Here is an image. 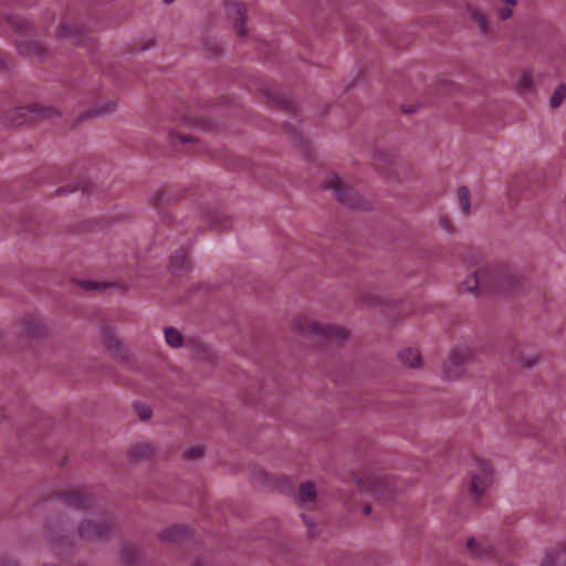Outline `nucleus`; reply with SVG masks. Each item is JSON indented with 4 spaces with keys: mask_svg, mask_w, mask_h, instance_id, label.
Here are the masks:
<instances>
[{
    "mask_svg": "<svg viewBox=\"0 0 566 566\" xmlns=\"http://www.w3.org/2000/svg\"><path fill=\"white\" fill-rule=\"evenodd\" d=\"M178 138H179L180 143H182V144L191 140V138L188 136H178Z\"/></svg>",
    "mask_w": 566,
    "mask_h": 566,
    "instance_id": "35",
    "label": "nucleus"
},
{
    "mask_svg": "<svg viewBox=\"0 0 566 566\" xmlns=\"http://www.w3.org/2000/svg\"><path fill=\"white\" fill-rule=\"evenodd\" d=\"M360 301L366 303L367 305H374V304H377L379 302L378 297H371V298H368L364 295L360 296Z\"/></svg>",
    "mask_w": 566,
    "mask_h": 566,
    "instance_id": "30",
    "label": "nucleus"
},
{
    "mask_svg": "<svg viewBox=\"0 0 566 566\" xmlns=\"http://www.w3.org/2000/svg\"><path fill=\"white\" fill-rule=\"evenodd\" d=\"M116 108V103L113 101L106 102L103 106L98 107L94 114H106L111 113Z\"/></svg>",
    "mask_w": 566,
    "mask_h": 566,
    "instance_id": "27",
    "label": "nucleus"
},
{
    "mask_svg": "<svg viewBox=\"0 0 566 566\" xmlns=\"http://www.w3.org/2000/svg\"><path fill=\"white\" fill-rule=\"evenodd\" d=\"M56 36L60 40H67L72 43H77L80 41V29L75 24L62 22L56 30Z\"/></svg>",
    "mask_w": 566,
    "mask_h": 566,
    "instance_id": "12",
    "label": "nucleus"
},
{
    "mask_svg": "<svg viewBox=\"0 0 566 566\" xmlns=\"http://www.w3.org/2000/svg\"><path fill=\"white\" fill-rule=\"evenodd\" d=\"M355 483L361 488L363 491L380 499L389 497L396 488L395 481L382 474L356 476Z\"/></svg>",
    "mask_w": 566,
    "mask_h": 566,
    "instance_id": "3",
    "label": "nucleus"
},
{
    "mask_svg": "<svg viewBox=\"0 0 566 566\" xmlns=\"http://www.w3.org/2000/svg\"><path fill=\"white\" fill-rule=\"evenodd\" d=\"M19 333L27 337L39 338L49 333L46 321L38 314H28L23 316L19 323Z\"/></svg>",
    "mask_w": 566,
    "mask_h": 566,
    "instance_id": "7",
    "label": "nucleus"
},
{
    "mask_svg": "<svg viewBox=\"0 0 566 566\" xmlns=\"http://www.w3.org/2000/svg\"><path fill=\"white\" fill-rule=\"evenodd\" d=\"M302 517H303V520H304V523H305V524L307 525V527H308V534H310L311 536H313V535H314V533H313L314 524H313L311 521H308V520L306 518V516H305V515H303Z\"/></svg>",
    "mask_w": 566,
    "mask_h": 566,
    "instance_id": "31",
    "label": "nucleus"
},
{
    "mask_svg": "<svg viewBox=\"0 0 566 566\" xmlns=\"http://www.w3.org/2000/svg\"><path fill=\"white\" fill-rule=\"evenodd\" d=\"M153 449L147 442H138L130 447L128 454L133 461H140L149 457Z\"/></svg>",
    "mask_w": 566,
    "mask_h": 566,
    "instance_id": "16",
    "label": "nucleus"
},
{
    "mask_svg": "<svg viewBox=\"0 0 566 566\" xmlns=\"http://www.w3.org/2000/svg\"><path fill=\"white\" fill-rule=\"evenodd\" d=\"M226 11L228 18L233 22L234 28L240 36H245L248 30L244 27L247 20L245 8L235 0H227Z\"/></svg>",
    "mask_w": 566,
    "mask_h": 566,
    "instance_id": "9",
    "label": "nucleus"
},
{
    "mask_svg": "<svg viewBox=\"0 0 566 566\" xmlns=\"http://www.w3.org/2000/svg\"><path fill=\"white\" fill-rule=\"evenodd\" d=\"M135 410H136V413L138 415L139 419L143 421H147L151 418L150 408L144 403L135 405Z\"/></svg>",
    "mask_w": 566,
    "mask_h": 566,
    "instance_id": "26",
    "label": "nucleus"
},
{
    "mask_svg": "<svg viewBox=\"0 0 566 566\" xmlns=\"http://www.w3.org/2000/svg\"><path fill=\"white\" fill-rule=\"evenodd\" d=\"M293 329L303 335H312L318 338L342 342L347 338L345 328L322 323L310 316H298L293 322Z\"/></svg>",
    "mask_w": 566,
    "mask_h": 566,
    "instance_id": "2",
    "label": "nucleus"
},
{
    "mask_svg": "<svg viewBox=\"0 0 566 566\" xmlns=\"http://www.w3.org/2000/svg\"><path fill=\"white\" fill-rule=\"evenodd\" d=\"M534 88V82L533 76L530 72H522L517 78V82L515 84V90L518 94L525 95L533 91Z\"/></svg>",
    "mask_w": 566,
    "mask_h": 566,
    "instance_id": "18",
    "label": "nucleus"
},
{
    "mask_svg": "<svg viewBox=\"0 0 566 566\" xmlns=\"http://www.w3.org/2000/svg\"><path fill=\"white\" fill-rule=\"evenodd\" d=\"M467 547L472 555L476 557H489L493 551V547L485 541H476L475 538H469Z\"/></svg>",
    "mask_w": 566,
    "mask_h": 566,
    "instance_id": "14",
    "label": "nucleus"
},
{
    "mask_svg": "<svg viewBox=\"0 0 566 566\" xmlns=\"http://www.w3.org/2000/svg\"><path fill=\"white\" fill-rule=\"evenodd\" d=\"M467 11L470 18L478 24L482 34L490 32V22L486 14L476 6H468Z\"/></svg>",
    "mask_w": 566,
    "mask_h": 566,
    "instance_id": "11",
    "label": "nucleus"
},
{
    "mask_svg": "<svg viewBox=\"0 0 566 566\" xmlns=\"http://www.w3.org/2000/svg\"><path fill=\"white\" fill-rule=\"evenodd\" d=\"M113 530L112 524L106 521L85 518L80 523L77 534L85 541H99L113 534Z\"/></svg>",
    "mask_w": 566,
    "mask_h": 566,
    "instance_id": "6",
    "label": "nucleus"
},
{
    "mask_svg": "<svg viewBox=\"0 0 566 566\" xmlns=\"http://www.w3.org/2000/svg\"><path fill=\"white\" fill-rule=\"evenodd\" d=\"M127 551H128V547H123V548H122V556H123V558H125L126 560H130V557H129V555L127 554Z\"/></svg>",
    "mask_w": 566,
    "mask_h": 566,
    "instance_id": "32",
    "label": "nucleus"
},
{
    "mask_svg": "<svg viewBox=\"0 0 566 566\" xmlns=\"http://www.w3.org/2000/svg\"><path fill=\"white\" fill-rule=\"evenodd\" d=\"M465 262L471 269L459 285L461 293L480 296L488 292L505 290L516 281L515 274L509 268L491 264L479 255H470Z\"/></svg>",
    "mask_w": 566,
    "mask_h": 566,
    "instance_id": "1",
    "label": "nucleus"
},
{
    "mask_svg": "<svg viewBox=\"0 0 566 566\" xmlns=\"http://www.w3.org/2000/svg\"><path fill=\"white\" fill-rule=\"evenodd\" d=\"M199 126L202 128V129H211V124L203 120L199 124Z\"/></svg>",
    "mask_w": 566,
    "mask_h": 566,
    "instance_id": "33",
    "label": "nucleus"
},
{
    "mask_svg": "<svg viewBox=\"0 0 566 566\" xmlns=\"http://www.w3.org/2000/svg\"><path fill=\"white\" fill-rule=\"evenodd\" d=\"M520 0H497L495 12L499 20L506 21L514 15V8L518 6Z\"/></svg>",
    "mask_w": 566,
    "mask_h": 566,
    "instance_id": "13",
    "label": "nucleus"
},
{
    "mask_svg": "<svg viewBox=\"0 0 566 566\" xmlns=\"http://www.w3.org/2000/svg\"><path fill=\"white\" fill-rule=\"evenodd\" d=\"M65 503L76 510L91 509L95 504L93 495L86 491H72L64 497Z\"/></svg>",
    "mask_w": 566,
    "mask_h": 566,
    "instance_id": "10",
    "label": "nucleus"
},
{
    "mask_svg": "<svg viewBox=\"0 0 566 566\" xmlns=\"http://www.w3.org/2000/svg\"><path fill=\"white\" fill-rule=\"evenodd\" d=\"M473 358V353L469 347H455L450 353L444 363V371L449 379L457 376V370Z\"/></svg>",
    "mask_w": 566,
    "mask_h": 566,
    "instance_id": "8",
    "label": "nucleus"
},
{
    "mask_svg": "<svg viewBox=\"0 0 566 566\" xmlns=\"http://www.w3.org/2000/svg\"><path fill=\"white\" fill-rule=\"evenodd\" d=\"M458 202L464 213H470V192L467 187H460L458 189Z\"/></svg>",
    "mask_w": 566,
    "mask_h": 566,
    "instance_id": "24",
    "label": "nucleus"
},
{
    "mask_svg": "<svg viewBox=\"0 0 566 566\" xmlns=\"http://www.w3.org/2000/svg\"><path fill=\"white\" fill-rule=\"evenodd\" d=\"M186 534L184 526L175 525L161 532L160 537L165 541L176 542Z\"/></svg>",
    "mask_w": 566,
    "mask_h": 566,
    "instance_id": "22",
    "label": "nucleus"
},
{
    "mask_svg": "<svg viewBox=\"0 0 566 566\" xmlns=\"http://www.w3.org/2000/svg\"><path fill=\"white\" fill-rule=\"evenodd\" d=\"M103 343L109 350L119 349L122 347V342L115 337L111 331L104 329L103 331Z\"/></svg>",
    "mask_w": 566,
    "mask_h": 566,
    "instance_id": "25",
    "label": "nucleus"
},
{
    "mask_svg": "<svg viewBox=\"0 0 566 566\" xmlns=\"http://www.w3.org/2000/svg\"><path fill=\"white\" fill-rule=\"evenodd\" d=\"M174 1H175V0H164V2H165L166 4H170V3H172Z\"/></svg>",
    "mask_w": 566,
    "mask_h": 566,
    "instance_id": "37",
    "label": "nucleus"
},
{
    "mask_svg": "<svg viewBox=\"0 0 566 566\" xmlns=\"http://www.w3.org/2000/svg\"><path fill=\"white\" fill-rule=\"evenodd\" d=\"M324 188L329 189L343 205L350 208H360V198L358 193L346 185L337 175H329L323 184Z\"/></svg>",
    "mask_w": 566,
    "mask_h": 566,
    "instance_id": "5",
    "label": "nucleus"
},
{
    "mask_svg": "<svg viewBox=\"0 0 566 566\" xmlns=\"http://www.w3.org/2000/svg\"><path fill=\"white\" fill-rule=\"evenodd\" d=\"M566 99V84H560L549 98V106L552 108H558Z\"/></svg>",
    "mask_w": 566,
    "mask_h": 566,
    "instance_id": "23",
    "label": "nucleus"
},
{
    "mask_svg": "<svg viewBox=\"0 0 566 566\" xmlns=\"http://www.w3.org/2000/svg\"><path fill=\"white\" fill-rule=\"evenodd\" d=\"M492 484V470L490 465L481 460L474 462L470 471L469 492L475 501L490 489Z\"/></svg>",
    "mask_w": 566,
    "mask_h": 566,
    "instance_id": "4",
    "label": "nucleus"
},
{
    "mask_svg": "<svg viewBox=\"0 0 566 566\" xmlns=\"http://www.w3.org/2000/svg\"><path fill=\"white\" fill-rule=\"evenodd\" d=\"M200 454V450L199 449H190L189 452H188V455L189 457H195V455H199Z\"/></svg>",
    "mask_w": 566,
    "mask_h": 566,
    "instance_id": "34",
    "label": "nucleus"
},
{
    "mask_svg": "<svg viewBox=\"0 0 566 566\" xmlns=\"http://www.w3.org/2000/svg\"><path fill=\"white\" fill-rule=\"evenodd\" d=\"M0 566H21V565L19 564V562H17L14 559L7 558V559H3L0 562Z\"/></svg>",
    "mask_w": 566,
    "mask_h": 566,
    "instance_id": "29",
    "label": "nucleus"
},
{
    "mask_svg": "<svg viewBox=\"0 0 566 566\" xmlns=\"http://www.w3.org/2000/svg\"><path fill=\"white\" fill-rule=\"evenodd\" d=\"M399 358L406 367L417 368L421 365V355L418 349L406 348L399 353Z\"/></svg>",
    "mask_w": 566,
    "mask_h": 566,
    "instance_id": "15",
    "label": "nucleus"
},
{
    "mask_svg": "<svg viewBox=\"0 0 566 566\" xmlns=\"http://www.w3.org/2000/svg\"><path fill=\"white\" fill-rule=\"evenodd\" d=\"M49 545L53 554L61 555L64 553L62 545L55 538H51Z\"/></svg>",
    "mask_w": 566,
    "mask_h": 566,
    "instance_id": "28",
    "label": "nucleus"
},
{
    "mask_svg": "<svg viewBox=\"0 0 566 566\" xmlns=\"http://www.w3.org/2000/svg\"><path fill=\"white\" fill-rule=\"evenodd\" d=\"M19 52L23 55H32L35 54L39 57L44 55L45 49L38 42H19L17 44Z\"/></svg>",
    "mask_w": 566,
    "mask_h": 566,
    "instance_id": "19",
    "label": "nucleus"
},
{
    "mask_svg": "<svg viewBox=\"0 0 566 566\" xmlns=\"http://www.w3.org/2000/svg\"><path fill=\"white\" fill-rule=\"evenodd\" d=\"M165 340L172 348H180L184 345V336L175 327H166L164 329Z\"/></svg>",
    "mask_w": 566,
    "mask_h": 566,
    "instance_id": "20",
    "label": "nucleus"
},
{
    "mask_svg": "<svg viewBox=\"0 0 566 566\" xmlns=\"http://www.w3.org/2000/svg\"><path fill=\"white\" fill-rule=\"evenodd\" d=\"M316 500V490L312 482H306L301 485L300 488V494H298V502L301 505L305 506L308 504L314 503Z\"/></svg>",
    "mask_w": 566,
    "mask_h": 566,
    "instance_id": "17",
    "label": "nucleus"
},
{
    "mask_svg": "<svg viewBox=\"0 0 566 566\" xmlns=\"http://www.w3.org/2000/svg\"><path fill=\"white\" fill-rule=\"evenodd\" d=\"M364 511H365L366 514H369L371 512L370 505H366Z\"/></svg>",
    "mask_w": 566,
    "mask_h": 566,
    "instance_id": "36",
    "label": "nucleus"
},
{
    "mask_svg": "<svg viewBox=\"0 0 566 566\" xmlns=\"http://www.w3.org/2000/svg\"><path fill=\"white\" fill-rule=\"evenodd\" d=\"M511 355L522 365L532 367L537 364L538 355L535 353H531L524 355V353L520 349V346H516L512 349Z\"/></svg>",
    "mask_w": 566,
    "mask_h": 566,
    "instance_id": "21",
    "label": "nucleus"
}]
</instances>
